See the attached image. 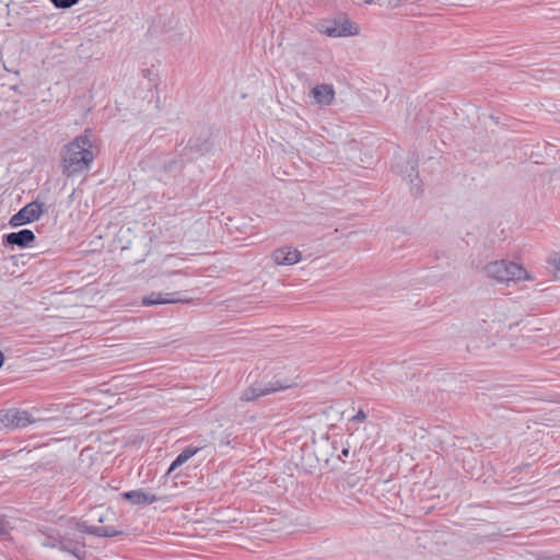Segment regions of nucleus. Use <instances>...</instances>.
<instances>
[{
    "instance_id": "obj_1",
    "label": "nucleus",
    "mask_w": 560,
    "mask_h": 560,
    "mask_svg": "<svg viewBox=\"0 0 560 560\" xmlns=\"http://www.w3.org/2000/svg\"><path fill=\"white\" fill-rule=\"evenodd\" d=\"M90 132V129H85L83 135L75 137L62 150V173L68 177L89 171L94 161Z\"/></svg>"
},
{
    "instance_id": "obj_2",
    "label": "nucleus",
    "mask_w": 560,
    "mask_h": 560,
    "mask_svg": "<svg viewBox=\"0 0 560 560\" xmlns=\"http://www.w3.org/2000/svg\"><path fill=\"white\" fill-rule=\"evenodd\" d=\"M486 275L498 281H521L530 280L529 273L518 264L508 260H495L485 267Z\"/></svg>"
},
{
    "instance_id": "obj_3",
    "label": "nucleus",
    "mask_w": 560,
    "mask_h": 560,
    "mask_svg": "<svg viewBox=\"0 0 560 560\" xmlns=\"http://www.w3.org/2000/svg\"><path fill=\"white\" fill-rule=\"evenodd\" d=\"M44 212L43 203L32 201L24 206L18 213L10 219L11 226H19L32 223L40 218Z\"/></svg>"
},
{
    "instance_id": "obj_4",
    "label": "nucleus",
    "mask_w": 560,
    "mask_h": 560,
    "mask_svg": "<svg viewBox=\"0 0 560 560\" xmlns=\"http://www.w3.org/2000/svg\"><path fill=\"white\" fill-rule=\"evenodd\" d=\"M33 422L31 415L25 410L0 411V423L5 428H25Z\"/></svg>"
},
{
    "instance_id": "obj_5",
    "label": "nucleus",
    "mask_w": 560,
    "mask_h": 560,
    "mask_svg": "<svg viewBox=\"0 0 560 560\" xmlns=\"http://www.w3.org/2000/svg\"><path fill=\"white\" fill-rule=\"evenodd\" d=\"M60 551L70 553L83 560L85 557V540L83 536L60 535Z\"/></svg>"
},
{
    "instance_id": "obj_6",
    "label": "nucleus",
    "mask_w": 560,
    "mask_h": 560,
    "mask_svg": "<svg viewBox=\"0 0 560 560\" xmlns=\"http://www.w3.org/2000/svg\"><path fill=\"white\" fill-rule=\"evenodd\" d=\"M359 26L349 19L335 21L331 26H327L324 33L330 37L354 36L359 34Z\"/></svg>"
},
{
    "instance_id": "obj_7",
    "label": "nucleus",
    "mask_w": 560,
    "mask_h": 560,
    "mask_svg": "<svg viewBox=\"0 0 560 560\" xmlns=\"http://www.w3.org/2000/svg\"><path fill=\"white\" fill-rule=\"evenodd\" d=\"M271 257L277 265L292 266L302 259V254L292 246H283L275 249Z\"/></svg>"
},
{
    "instance_id": "obj_8",
    "label": "nucleus",
    "mask_w": 560,
    "mask_h": 560,
    "mask_svg": "<svg viewBox=\"0 0 560 560\" xmlns=\"http://www.w3.org/2000/svg\"><path fill=\"white\" fill-rule=\"evenodd\" d=\"M287 387H288L287 385H276L273 383H269L267 385L255 384L243 392V394L241 395V400L242 401H252L258 397H261V396H265V395H268L271 393H276V392L284 389Z\"/></svg>"
},
{
    "instance_id": "obj_9",
    "label": "nucleus",
    "mask_w": 560,
    "mask_h": 560,
    "mask_svg": "<svg viewBox=\"0 0 560 560\" xmlns=\"http://www.w3.org/2000/svg\"><path fill=\"white\" fill-rule=\"evenodd\" d=\"M187 302H188V300L179 298L177 292H172V293L152 292L151 294H149L142 299V305H144V306L187 303Z\"/></svg>"
},
{
    "instance_id": "obj_10",
    "label": "nucleus",
    "mask_w": 560,
    "mask_h": 560,
    "mask_svg": "<svg viewBox=\"0 0 560 560\" xmlns=\"http://www.w3.org/2000/svg\"><path fill=\"white\" fill-rule=\"evenodd\" d=\"M35 241V234L28 229L19 232H12L3 236V244L26 248Z\"/></svg>"
},
{
    "instance_id": "obj_11",
    "label": "nucleus",
    "mask_w": 560,
    "mask_h": 560,
    "mask_svg": "<svg viewBox=\"0 0 560 560\" xmlns=\"http://www.w3.org/2000/svg\"><path fill=\"white\" fill-rule=\"evenodd\" d=\"M315 103L320 106H328L335 100V90L330 84H318L311 90Z\"/></svg>"
},
{
    "instance_id": "obj_12",
    "label": "nucleus",
    "mask_w": 560,
    "mask_h": 560,
    "mask_svg": "<svg viewBox=\"0 0 560 560\" xmlns=\"http://www.w3.org/2000/svg\"><path fill=\"white\" fill-rule=\"evenodd\" d=\"M77 527L80 532L94 535L97 537H115L121 535L122 532L113 526H90L86 523H78Z\"/></svg>"
},
{
    "instance_id": "obj_13",
    "label": "nucleus",
    "mask_w": 560,
    "mask_h": 560,
    "mask_svg": "<svg viewBox=\"0 0 560 560\" xmlns=\"http://www.w3.org/2000/svg\"><path fill=\"white\" fill-rule=\"evenodd\" d=\"M121 497L136 505H145L159 501V498L155 494L145 492L141 489L124 492L121 493Z\"/></svg>"
},
{
    "instance_id": "obj_14",
    "label": "nucleus",
    "mask_w": 560,
    "mask_h": 560,
    "mask_svg": "<svg viewBox=\"0 0 560 560\" xmlns=\"http://www.w3.org/2000/svg\"><path fill=\"white\" fill-rule=\"evenodd\" d=\"M43 536H44V538L40 541L43 547L60 549V534L59 533L43 532Z\"/></svg>"
},
{
    "instance_id": "obj_15",
    "label": "nucleus",
    "mask_w": 560,
    "mask_h": 560,
    "mask_svg": "<svg viewBox=\"0 0 560 560\" xmlns=\"http://www.w3.org/2000/svg\"><path fill=\"white\" fill-rule=\"evenodd\" d=\"M547 264L549 265V267H551L553 277L557 279H560V254L559 253L550 254L547 259Z\"/></svg>"
},
{
    "instance_id": "obj_16",
    "label": "nucleus",
    "mask_w": 560,
    "mask_h": 560,
    "mask_svg": "<svg viewBox=\"0 0 560 560\" xmlns=\"http://www.w3.org/2000/svg\"><path fill=\"white\" fill-rule=\"evenodd\" d=\"M188 459L186 458V455H184L183 453H180L174 460L173 463L171 464L168 470H167V474H171L172 471H174L177 467L182 466L183 464H185Z\"/></svg>"
},
{
    "instance_id": "obj_17",
    "label": "nucleus",
    "mask_w": 560,
    "mask_h": 560,
    "mask_svg": "<svg viewBox=\"0 0 560 560\" xmlns=\"http://www.w3.org/2000/svg\"><path fill=\"white\" fill-rule=\"evenodd\" d=\"M56 8L68 9L79 2V0H50Z\"/></svg>"
},
{
    "instance_id": "obj_18",
    "label": "nucleus",
    "mask_w": 560,
    "mask_h": 560,
    "mask_svg": "<svg viewBox=\"0 0 560 560\" xmlns=\"http://www.w3.org/2000/svg\"><path fill=\"white\" fill-rule=\"evenodd\" d=\"M365 418H366V413H365L362 409H360V410L358 411V413H357V415H354V416L351 418V421H354V422H362L363 420H365Z\"/></svg>"
},
{
    "instance_id": "obj_19",
    "label": "nucleus",
    "mask_w": 560,
    "mask_h": 560,
    "mask_svg": "<svg viewBox=\"0 0 560 560\" xmlns=\"http://www.w3.org/2000/svg\"><path fill=\"white\" fill-rule=\"evenodd\" d=\"M198 452V448L197 447H191V446H188L186 447L182 453L184 455H186V458L189 459L191 458L196 453Z\"/></svg>"
},
{
    "instance_id": "obj_20",
    "label": "nucleus",
    "mask_w": 560,
    "mask_h": 560,
    "mask_svg": "<svg viewBox=\"0 0 560 560\" xmlns=\"http://www.w3.org/2000/svg\"><path fill=\"white\" fill-rule=\"evenodd\" d=\"M188 145H189L190 148L196 149V150H201L200 148H198V147L194 143V141H192V140H189V141H188Z\"/></svg>"
},
{
    "instance_id": "obj_21",
    "label": "nucleus",
    "mask_w": 560,
    "mask_h": 560,
    "mask_svg": "<svg viewBox=\"0 0 560 560\" xmlns=\"http://www.w3.org/2000/svg\"><path fill=\"white\" fill-rule=\"evenodd\" d=\"M342 456L348 457L349 455V448H343L341 452Z\"/></svg>"
},
{
    "instance_id": "obj_22",
    "label": "nucleus",
    "mask_w": 560,
    "mask_h": 560,
    "mask_svg": "<svg viewBox=\"0 0 560 560\" xmlns=\"http://www.w3.org/2000/svg\"><path fill=\"white\" fill-rule=\"evenodd\" d=\"M3 362H4V355H3V353L0 351V368L2 366Z\"/></svg>"
},
{
    "instance_id": "obj_23",
    "label": "nucleus",
    "mask_w": 560,
    "mask_h": 560,
    "mask_svg": "<svg viewBox=\"0 0 560 560\" xmlns=\"http://www.w3.org/2000/svg\"><path fill=\"white\" fill-rule=\"evenodd\" d=\"M97 521H98L100 523H103V522L105 521L104 515H100V516L97 517Z\"/></svg>"
}]
</instances>
